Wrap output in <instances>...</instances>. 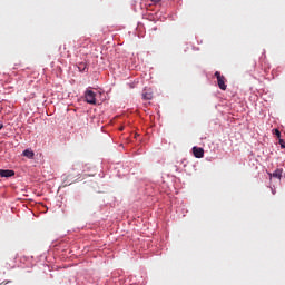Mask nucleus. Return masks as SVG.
<instances>
[{
  "mask_svg": "<svg viewBox=\"0 0 285 285\" xmlns=\"http://www.w3.org/2000/svg\"><path fill=\"white\" fill-rule=\"evenodd\" d=\"M154 6H157V3H161V0H150Z\"/></svg>",
  "mask_w": 285,
  "mask_h": 285,
  "instance_id": "obj_10",
  "label": "nucleus"
},
{
  "mask_svg": "<svg viewBox=\"0 0 285 285\" xmlns=\"http://www.w3.org/2000/svg\"><path fill=\"white\" fill-rule=\"evenodd\" d=\"M2 128H3V124H0V130H2Z\"/></svg>",
  "mask_w": 285,
  "mask_h": 285,
  "instance_id": "obj_12",
  "label": "nucleus"
},
{
  "mask_svg": "<svg viewBox=\"0 0 285 285\" xmlns=\"http://www.w3.org/2000/svg\"><path fill=\"white\" fill-rule=\"evenodd\" d=\"M274 135H276V137H282V132L279 131V129H274Z\"/></svg>",
  "mask_w": 285,
  "mask_h": 285,
  "instance_id": "obj_9",
  "label": "nucleus"
},
{
  "mask_svg": "<svg viewBox=\"0 0 285 285\" xmlns=\"http://www.w3.org/2000/svg\"><path fill=\"white\" fill-rule=\"evenodd\" d=\"M120 130H124V127H120Z\"/></svg>",
  "mask_w": 285,
  "mask_h": 285,
  "instance_id": "obj_14",
  "label": "nucleus"
},
{
  "mask_svg": "<svg viewBox=\"0 0 285 285\" xmlns=\"http://www.w3.org/2000/svg\"><path fill=\"white\" fill-rule=\"evenodd\" d=\"M215 77L217 79L218 88H220V90H226V88H228V86H226V77L222 76L219 71L215 72Z\"/></svg>",
  "mask_w": 285,
  "mask_h": 285,
  "instance_id": "obj_1",
  "label": "nucleus"
},
{
  "mask_svg": "<svg viewBox=\"0 0 285 285\" xmlns=\"http://www.w3.org/2000/svg\"><path fill=\"white\" fill-rule=\"evenodd\" d=\"M0 177H14V170H12V169H0Z\"/></svg>",
  "mask_w": 285,
  "mask_h": 285,
  "instance_id": "obj_4",
  "label": "nucleus"
},
{
  "mask_svg": "<svg viewBox=\"0 0 285 285\" xmlns=\"http://www.w3.org/2000/svg\"><path fill=\"white\" fill-rule=\"evenodd\" d=\"M4 284H8V283H6V282L0 283V285H4Z\"/></svg>",
  "mask_w": 285,
  "mask_h": 285,
  "instance_id": "obj_13",
  "label": "nucleus"
},
{
  "mask_svg": "<svg viewBox=\"0 0 285 285\" xmlns=\"http://www.w3.org/2000/svg\"><path fill=\"white\" fill-rule=\"evenodd\" d=\"M281 148H285L284 140L279 139Z\"/></svg>",
  "mask_w": 285,
  "mask_h": 285,
  "instance_id": "obj_11",
  "label": "nucleus"
},
{
  "mask_svg": "<svg viewBox=\"0 0 285 285\" xmlns=\"http://www.w3.org/2000/svg\"><path fill=\"white\" fill-rule=\"evenodd\" d=\"M96 97H97V95L92 90H87L85 92V99H86L87 104H91V106H95V104H97Z\"/></svg>",
  "mask_w": 285,
  "mask_h": 285,
  "instance_id": "obj_2",
  "label": "nucleus"
},
{
  "mask_svg": "<svg viewBox=\"0 0 285 285\" xmlns=\"http://www.w3.org/2000/svg\"><path fill=\"white\" fill-rule=\"evenodd\" d=\"M282 173H284V169H276V170L272 174V177H275L276 179H282Z\"/></svg>",
  "mask_w": 285,
  "mask_h": 285,
  "instance_id": "obj_8",
  "label": "nucleus"
},
{
  "mask_svg": "<svg viewBox=\"0 0 285 285\" xmlns=\"http://www.w3.org/2000/svg\"><path fill=\"white\" fill-rule=\"evenodd\" d=\"M142 99H145V101H150V99H153V91L145 89L142 91Z\"/></svg>",
  "mask_w": 285,
  "mask_h": 285,
  "instance_id": "obj_6",
  "label": "nucleus"
},
{
  "mask_svg": "<svg viewBox=\"0 0 285 285\" xmlns=\"http://www.w3.org/2000/svg\"><path fill=\"white\" fill-rule=\"evenodd\" d=\"M78 72H88V66L86 62H80L76 66Z\"/></svg>",
  "mask_w": 285,
  "mask_h": 285,
  "instance_id": "obj_5",
  "label": "nucleus"
},
{
  "mask_svg": "<svg viewBox=\"0 0 285 285\" xmlns=\"http://www.w3.org/2000/svg\"><path fill=\"white\" fill-rule=\"evenodd\" d=\"M22 155L27 157V159H35V151H32V149H26Z\"/></svg>",
  "mask_w": 285,
  "mask_h": 285,
  "instance_id": "obj_7",
  "label": "nucleus"
},
{
  "mask_svg": "<svg viewBox=\"0 0 285 285\" xmlns=\"http://www.w3.org/2000/svg\"><path fill=\"white\" fill-rule=\"evenodd\" d=\"M193 155L196 159H203L204 157V148L202 147H193Z\"/></svg>",
  "mask_w": 285,
  "mask_h": 285,
  "instance_id": "obj_3",
  "label": "nucleus"
}]
</instances>
